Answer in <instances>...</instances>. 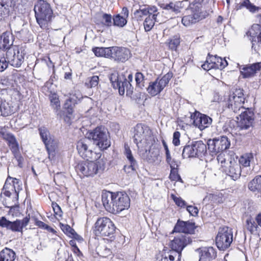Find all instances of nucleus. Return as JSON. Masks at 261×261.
<instances>
[{
    "instance_id": "nucleus-21",
    "label": "nucleus",
    "mask_w": 261,
    "mask_h": 261,
    "mask_svg": "<svg viewBox=\"0 0 261 261\" xmlns=\"http://www.w3.org/2000/svg\"><path fill=\"white\" fill-rule=\"evenodd\" d=\"M114 203L115 214H116L129 207L130 199L125 193L118 192L115 193Z\"/></svg>"
},
{
    "instance_id": "nucleus-41",
    "label": "nucleus",
    "mask_w": 261,
    "mask_h": 261,
    "mask_svg": "<svg viewBox=\"0 0 261 261\" xmlns=\"http://www.w3.org/2000/svg\"><path fill=\"white\" fill-rule=\"evenodd\" d=\"M113 20V25L120 28L123 27L127 22V18L122 16L120 14H117L114 16Z\"/></svg>"
},
{
    "instance_id": "nucleus-43",
    "label": "nucleus",
    "mask_w": 261,
    "mask_h": 261,
    "mask_svg": "<svg viewBox=\"0 0 261 261\" xmlns=\"http://www.w3.org/2000/svg\"><path fill=\"white\" fill-rule=\"evenodd\" d=\"M76 100L72 97H70L68 98L64 104V109L67 110V113L69 115H72L73 113V107L76 103Z\"/></svg>"
},
{
    "instance_id": "nucleus-27",
    "label": "nucleus",
    "mask_w": 261,
    "mask_h": 261,
    "mask_svg": "<svg viewBox=\"0 0 261 261\" xmlns=\"http://www.w3.org/2000/svg\"><path fill=\"white\" fill-rule=\"evenodd\" d=\"M195 228V223L190 221H183L178 220L174 226V232H182L186 233H192Z\"/></svg>"
},
{
    "instance_id": "nucleus-46",
    "label": "nucleus",
    "mask_w": 261,
    "mask_h": 261,
    "mask_svg": "<svg viewBox=\"0 0 261 261\" xmlns=\"http://www.w3.org/2000/svg\"><path fill=\"white\" fill-rule=\"evenodd\" d=\"M243 7H246L250 12H255L258 10L260 8L256 7L250 3V1H243L238 9H242Z\"/></svg>"
},
{
    "instance_id": "nucleus-16",
    "label": "nucleus",
    "mask_w": 261,
    "mask_h": 261,
    "mask_svg": "<svg viewBox=\"0 0 261 261\" xmlns=\"http://www.w3.org/2000/svg\"><path fill=\"white\" fill-rule=\"evenodd\" d=\"M230 145V142L226 136H219L209 140L207 142L208 150L215 154L226 150Z\"/></svg>"
},
{
    "instance_id": "nucleus-55",
    "label": "nucleus",
    "mask_w": 261,
    "mask_h": 261,
    "mask_svg": "<svg viewBox=\"0 0 261 261\" xmlns=\"http://www.w3.org/2000/svg\"><path fill=\"white\" fill-rule=\"evenodd\" d=\"M144 75L141 72H137L135 75V80L136 82V85L140 88L144 86L143 83L144 80Z\"/></svg>"
},
{
    "instance_id": "nucleus-1",
    "label": "nucleus",
    "mask_w": 261,
    "mask_h": 261,
    "mask_svg": "<svg viewBox=\"0 0 261 261\" xmlns=\"http://www.w3.org/2000/svg\"><path fill=\"white\" fill-rule=\"evenodd\" d=\"M134 141L139 149L145 150L146 153L148 151V154L151 153V147L155 142L149 127L141 123L134 127Z\"/></svg>"
},
{
    "instance_id": "nucleus-58",
    "label": "nucleus",
    "mask_w": 261,
    "mask_h": 261,
    "mask_svg": "<svg viewBox=\"0 0 261 261\" xmlns=\"http://www.w3.org/2000/svg\"><path fill=\"white\" fill-rule=\"evenodd\" d=\"M99 251L101 255L105 257L110 255L112 253L111 249L105 246H100Z\"/></svg>"
},
{
    "instance_id": "nucleus-10",
    "label": "nucleus",
    "mask_w": 261,
    "mask_h": 261,
    "mask_svg": "<svg viewBox=\"0 0 261 261\" xmlns=\"http://www.w3.org/2000/svg\"><path fill=\"white\" fill-rule=\"evenodd\" d=\"M40 137L44 144L47 151L49 158L55 155V150L57 147V141L51 135L48 128L45 126H39L38 128Z\"/></svg>"
},
{
    "instance_id": "nucleus-44",
    "label": "nucleus",
    "mask_w": 261,
    "mask_h": 261,
    "mask_svg": "<svg viewBox=\"0 0 261 261\" xmlns=\"http://www.w3.org/2000/svg\"><path fill=\"white\" fill-rule=\"evenodd\" d=\"M194 149H193L192 145H187L184 147L182 156L183 158H194L195 153H194Z\"/></svg>"
},
{
    "instance_id": "nucleus-54",
    "label": "nucleus",
    "mask_w": 261,
    "mask_h": 261,
    "mask_svg": "<svg viewBox=\"0 0 261 261\" xmlns=\"http://www.w3.org/2000/svg\"><path fill=\"white\" fill-rule=\"evenodd\" d=\"M169 178L173 181H181V178L178 174V169H171Z\"/></svg>"
},
{
    "instance_id": "nucleus-52",
    "label": "nucleus",
    "mask_w": 261,
    "mask_h": 261,
    "mask_svg": "<svg viewBox=\"0 0 261 261\" xmlns=\"http://www.w3.org/2000/svg\"><path fill=\"white\" fill-rule=\"evenodd\" d=\"M148 12L149 11L147 10L146 8L142 9L140 8L134 12V15L135 18H137V20H141L143 16L148 15Z\"/></svg>"
},
{
    "instance_id": "nucleus-38",
    "label": "nucleus",
    "mask_w": 261,
    "mask_h": 261,
    "mask_svg": "<svg viewBox=\"0 0 261 261\" xmlns=\"http://www.w3.org/2000/svg\"><path fill=\"white\" fill-rule=\"evenodd\" d=\"M157 14L148 15L145 19L143 25L146 32L150 31L154 25V22H159L156 18Z\"/></svg>"
},
{
    "instance_id": "nucleus-22",
    "label": "nucleus",
    "mask_w": 261,
    "mask_h": 261,
    "mask_svg": "<svg viewBox=\"0 0 261 261\" xmlns=\"http://www.w3.org/2000/svg\"><path fill=\"white\" fill-rule=\"evenodd\" d=\"M111 53L110 58L119 62H124L131 56L130 50L125 47L113 46L111 47Z\"/></svg>"
},
{
    "instance_id": "nucleus-63",
    "label": "nucleus",
    "mask_w": 261,
    "mask_h": 261,
    "mask_svg": "<svg viewBox=\"0 0 261 261\" xmlns=\"http://www.w3.org/2000/svg\"><path fill=\"white\" fill-rule=\"evenodd\" d=\"M147 9V10H148V15H152L153 14H157L158 15L159 13H157L158 9L155 6H148L147 7H145Z\"/></svg>"
},
{
    "instance_id": "nucleus-50",
    "label": "nucleus",
    "mask_w": 261,
    "mask_h": 261,
    "mask_svg": "<svg viewBox=\"0 0 261 261\" xmlns=\"http://www.w3.org/2000/svg\"><path fill=\"white\" fill-rule=\"evenodd\" d=\"M50 105L54 109L58 110L60 108V101L57 94H53L50 96Z\"/></svg>"
},
{
    "instance_id": "nucleus-53",
    "label": "nucleus",
    "mask_w": 261,
    "mask_h": 261,
    "mask_svg": "<svg viewBox=\"0 0 261 261\" xmlns=\"http://www.w3.org/2000/svg\"><path fill=\"white\" fill-rule=\"evenodd\" d=\"M9 63L4 55H0V72L4 71L8 68Z\"/></svg>"
},
{
    "instance_id": "nucleus-62",
    "label": "nucleus",
    "mask_w": 261,
    "mask_h": 261,
    "mask_svg": "<svg viewBox=\"0 0 261 261\" xmlns=\"http://www.w3.org/2000/svg\"><path fill=\"white\" fill-rule=\"evenodd\" d=\"M166 162L170 165L171 169H178V162L175 161L174 159H172V158L170 159V161L167 160Z\"/></svg>"
},
{
    "instance_id": "nucleus-40",
    "label": "nucleus",
    "mask_w": 261,
    "mask_h": 261,
    "mask_svg": "<svg viewBox=\"0 0 261 261\" xmlns=\"http://www.w3.org/2000/svg\"><path fill=\"white\" fill-rule=\"evenodd\" d=\"M254 156L252 153H247L242 155L239 159L240 165L244 167L250 166V163L253 161Z\"/></svg>"
},
{
    "instance_id": "nucleus-60",
    "label": "nucleus",
    "mask_w": 261,
    "mask_h": 261,
    "mask_svg": "<svg viewBox=\"0 0 261 261\" xmlns=\"http://www.w3.org/2000/svg\"><path fill=\"white\" fill-rule=\"evenodd\" d=\"M30 221V218H28V217H25L22 220H19L18 219V223H19V225L20 227V228L23 231V228L25 227L26 226L28 225L29 224Z\"/></svg>"
},
{
    "instance_id": "nucleus-6",
    "label": "nucleus",
    "mask_w": 261,
    "mask_h": 261,
    "mask_svg": "<svg viewBox=\"0 0 261 261\" xmlns=\"http://www.w3.org/2000/svg\"><path fill=\"white\" fill-rule=\"evenodd\" d=\"M25 54L24 46L14 45L7 51L6 56L9 64L18 68L23 63Z\"/></svg>"
},
{
    "instance_id": "nucleus-30",
    "label": "nucleus",
    "mask_w": 261,
    "mask_h": 261,
    "mask_svg": "<svg viewBox=\"0 0 261 261\" xmlns=\"http://www.w3.org/2000/svg\"><path fill=\"white\" fill-rule=\"evenodd\" d=\"M230 165L225 169L226 174L230 176L233 180L238 179L241 172V166L237 163L230 162Z\"/></svg>"
},
{
    "instance_id": "nucleus-28",
    "label": "nucleus",
    "mask_w": 261,
    "mask_h": 261,
    "mask_svg": "<svg viewBox=\"0 0 261 261\" xmlns=\"http://www.w3.org/2000/svg\"><path fill=\"white\" fill-rule=\"evenodd\" d=\"M0 227L5 228L12 232H18L22 233L18 219L14 221H10L4 216L0 217Z\"/></svg>"
},
{
    "instance_id": "nucleus-31",
    "label": "nucleus",
    "mask_w": 261,
    "mask_h": 261,
    "mask_svg": "<svg viewBox=\"0 0 261 261\" xmlns=\"http://www.w3.org/2000/svg\"><path fill=\"white\" fill-rule=\"evenodd\" d=\"M125 148V155L128 160L129 165L124 166V170L126 172L129 173L131 171H135L137 168V163L135 158H134L132 151L129 148Z\"/></svg>"
},
{
    "instance_id": "nucleus-56",
    "label": "nucleus",
    "mask_w": 261,
    "mask_h": 261,
    "mask_svg": "<svg viewBox=\"0 0 261 261\" xmlns=\"http://www.w3.org/2000/svg\"><path fill=\"white\" fill-rule=\"evenodd\" d=\"M103 23V24L107 26L110 27L112 24V16L110 14H104L102 16Z\"/></svg>"
},
{
    "instance_id": "nucleus-13",
    "label": "nucleus",
    "mask_w": 261,
    "mask_h": 261,
    "mask_svg": "<svg viewBox=\"0 0 261 261\" xmlns=\"http://www.w3.org/2000/svg\"><path fill=\"white\" fill-rule=\"evenodd\" d=\"M0 136L7 142L10 149L19 165L22 162V158L20 153L19 144L16 137L12 133L6 132L4 128H0Z\"/></svg>"
},
{
    "instance_id": "nucleus-59",
    "label": "nucleus",
    "mask_w": 261,
    "mask_h": 261,
    "mask_svg": "<svg viewBox=\"0 0 261 261\" xmlns=\"http://www.w3.org/2000/svg\"><path fill=\"white\" fill-rule=\"evenodd\" d=\"M180 134L178 131H176L173 133L172 142L175 146H178L180 144Z\"/></svg>"
},
{
    "instance_id": "nucleus-61",
    "label": "nucleus",
    "mask_w": 261,
    "mask_h": 261,
    "mask_svg": "<svg viewBox=\"0 0 261 261\" xmlns=\"http://www.w3.org/2000/svg\"><path fill=\"white\" fill-rule=\"evenodd\" d=\"M162 142L165 150L166 160L170 161V159H171V156L170 155V151L169 150L168 145L164 140H163Z\"/></svg>"
},
{
    "instance_id": "nucleus-64",
    "label": "nucleus",
    "mask_w": 261,
    "mask_h": 261,
    "mask_svg": "<svg viewBox=\"0 0 261 261\" xmlns=\"http://www.w3.org/2000/svg\"><path fill=\"white\" fill-rule=\"evenodd\" d=\"M53 208L55 212V214L56 215H58L59 216H61L62 215V212L61 211L60 206L58 204H57L56 203H53Z\"/></svg>"
},
{
    "instance_id": "nucleus-45",
    "label": "nucleus",
    "mask_w": 261,
    "mask_h": 261,
    "mask_svg": "<svg viewBox=\"0 0 261 261\" xmlns=\"http://www.w3.org/2000/svg\"><path fill=\"white\" fill-rule=\"evenodd\" d=\"M9 11V7L6 2L0 1V20L8 15Z\"/></svg>"
},
{
    "instance_id": "nucleus-39",
    "label": "nucleus",
    "mask_w": 261,
    "mask_h": 261,
    "mask_svg": "<svg viewBox=\"0 0 261 261\" xmlns=\"http://www.w3.org/2000/svg\"><path fill=\"white\" fill-rule=\"evenodd\" d=\"M92 50L96 56L104 57L105 58H110L111 53V48L110 47H95Z\"/></svg>"
},
{
    "instance_id": "nucleus-33",
    "label": "nucleus",
    "mask_w": 261,
    "mask_h": 261,
    "mask_svg": "<svg viewBox=\"0 0 261 261\" xmlns=\"http://www.w3.org/2000/svg\"><path fill=\"white\" fill-rule=\"evenodd\" d=\"M193 149H194L195 156L201 158L206 152V146L202 141H197L192 144Z\"/></svg>"
},
{
    "instance_id": "nucleus-15",
    "label": "nucleus",
    "mask_w": 261,
    "mask_h": 261,
    "mask_svg": "<svg viewBox=\"0 0 261 261\" xmlns=\"http://www.w3.org/2000/svg\"><path fill=\"white\" fill-rule=\"evenodd\" d=\"M110 80L114 89H118L120 95H123L125 90L132 91V85L123 74L119 75L118 73L111 74Z\"/></svg>"
},
{
    "instance_id": "nucleus-47",
    "label": "nucleus",
    "mask_w": 261,
    "mask_h": 261,
    "mask_svg": "<svg viewBox=\"0 0 261 261\" xmlns=\"http://www.w3.org/2000/svg\"><path fill=\"white\" fill-rule=\"evenodd\" d=\"M180 44V37L177 35L173 36L169 42V47L170 49L176 50Z\"/></svg>"
},
{
    "instance_id": "nucleus-57",
    "label": "nucleus",
    "mask_w": 261,
    "mask_h": 261,
    "mask_svg": "<svg viewBox=\"0 0 261 261\" xmlns=\"http://www.w3.org/2000/svg\"><path fill=\"white\" fill-rule=\"evenodd\" d=\"M187 210L192 216H197L198 215L199 210L196 206L192 205H187Z\"/></svg>"
},
{
    "instance_id": "nucleus-29",
    "label": "nucleus",
    "mask_w": 261,
    "mask_h": 261,
    "mask_svg": "<svg viewBox=\"0 0 261 261\" xmlns=\"http://www.w3.org/2000/svg\"><path fill=\"white\" fill-rule=\"evenodd\" d=\"M14 38L13 34L9 32L3 33L0 37V49L7 50L12 48Z\"/></svg>"
},
{
    "instance_id": "nucleus-23",
    "label": "nucleus",
    "mask_w": 261,
    "mask_h": 261,
    "mask_svg": "<svg viewBox=\"0 0 261 261\" xmlns=\"http://www.w3.org/2000/svg\"><path fill=\"white\" fill-rule=\"evenodd\" d=\"M193 119V124L201 130L208 127L212 122V119L209 116L196 112L191 115Z\"/></svg>"
},
{
    "instance_id": "nucleus-20",
    "label": "nucleus",
    "mask_w": 261,
    "mask_h": 261,
    "mask_svg": "<svg viewBox=\"0 0 261 261\" xmlns=\"http://www.w3.org/2000/svg\"><path fill=\"white\" fill-rule=\"evenodd\" d=\"M252 43V49L258 53L261 44V27L258 24H254L247 33Z\"/></svg>"
},
{
    "instance_id": "nucleus-51",
    "label": "nucleus",
    "mask_w": 261,
    "mask_h": 261,
    "mask_svg": "<svg viewBox=\"0 0 261 261\" xmlns=\"http://www.w3.org/2000/svg\"><path fill=\"white\" fill-rule=\"evenodd\" d=\"M62 230L65 233L75 239L79 237V236L75 232L74 230L68 225H63Z\"/></svg>"
},
{
    "instance_id": "nucleus-32",
    "label": "nucleus",
    "mask_w": 261,
    "mask_h": 261,
    "mask_svg": "<svg viewBox=\"0 0 261 261\" xmlns=\"http://www.w3.org/2000/svg\"><path fill=\"white\" fill-rule=\"evenodd\" d=\"M177 253L173 251H162L159 254L155 261H180L177 257Z\"/></svg>"
},
{
    "instance_id": "nucleus-8",
    "label": "nucleus",
    "mask_w": 261,
    "mask_h": 261,
    "mask_svg": "<svg viewBox=\"0 0 261 261\" xmlns=\"http://www.w3.org/2000/svg\"><path fill=\"white\" fill-rule=\"evenodd\" d=\"M216 244L220 250H225L228 248L233 240V232L232 229L224 226L219 229L216 237Z\"/></svg>"
},
{
    "instance_id": "nucleus-26",
    "label": "nucleus",
    "mask_w": 261,
    "mask_h": 261,
    "mask_svg": "<svg viewBox=\"0 0 261 261\" xmlns=\"http://www.w3.org/2000/svg\"><path fill=\"white\" fill-rule=\"evenodd\" d=\"M115 193L110 192L103 193L101 195V200L105 209L113 214H115Z\"/></svg>"
},
{
    "instance_id": "nucleus-3",
    "label": "nucleus",
    "mask_w": 261,
    "mask_h": 261,
    "mask_svg": "<svg viewBox=\"0 0 261 261\" xmlns=\"http://www.w3.org/2000/svg\"><path fill=\"white\" fill-rule=\"evenodd\" d=\"M35 17L40 27L46 29L54 17L50 5L47 1H38L34 7Z\"/></svg>"
},
{
    "instance_id": "nucleus-18",
    "label": "nucleus",
    "mask_w": 261,
    "mask_h": 261,
    "mask_svg": "<svg viewBox=\"0 0 261 261\" xmlns=\"http://www.w3.org/2000/svg\"><path fill=\"white\" fill-rule=\"evenodd\" d=\"M228 65L227 61L217 56L210 55L209 54L205 62L201 65V67L205 70L211 69L222 70Z\"/></svg>"
},
{
    "instance_id": "nucleus-7",
    "label": "nucleus",
    "mask_w": 261,
    "mask_h": 261,
    "mask_svg": "<svg viewBox=\"0 0 261 261\" xmlns=\"http://www.w3.org/2000/svg\"><path fill=\"white\" fill-rule=\"evenodd\" d=\"M91 141L86 137L80 140L76 143V149L79 155L83 159L89 160H97L100 156L99 153L93 150L91 146Z\"/></svg>"
},
{
    "instance_id": "nucleus-9",
    "label": "nucleus",
    "mask_w": 261,
    "mask_h": 261,
    "mask_svg": "<svg viewBox=\"0 0 261 261\" xmlns=\"http://www.w3.org/2000/svg\"><path fill=\"white\" fill-rule=\"evenodd\" d=\"M245 98L243 90L239 89L230 94L227 100L225 101V105L228 108L232 110L234 113L243 111L246 109L243 107Z\"/></svg>"
},
{
    "instance_id": "nucleus-49",
    "label": "nucleus",
    "mask_w": 261,
    "mask_h": 261,
    "mask_svg": "<svg viewBox=\"0 0 261 261\" xmlns=\"http://www.w3.org/2000/svg\"><path fill=\"white\" fill-rule=\"evenodd\" d=\"M99 77L96 75L93 76L88 78L86 85L88 88L95 87L98 84Z\"/></svg>"
},
{
    "instance_id": "nucleus-42",
    "label": "nucleus",
    "mask_w": 261,
    "mask_h": 261,
    "mask_svg": "<svg viewBox=\"0 0 261 261\" xmlns=\"http://www.w3.org/2000/svg\"><path fill=\"white\" fill-rule=\"evenodd\" d=\"M246 224L247 229L251 233L256 232L259 234L260 230L254 221H252L251 219H248L246 220Z\"/></svg>"
},
{
    "instance_id": "nucleus-17",
    "label": "nucleus",
    "mask_w": 261,
    "mask_h": 261,
    "mask_svg": "<svg viewBox=\"0 0 261 261\" xmlns=\"http://www.w3.org/2000/svg\"><path fill=\"white\" fill-rule=\"evenodd\" d=\"M192 240L188 234L179 233L174 237L170 242V246L172 251L176 252L177 257L180 259L181 251L186 246L191 242Z\"/></svg>"
},
{
    "instance_id": "nucleus-48",
    "label": "nucleus",
    "mask_w": 261,
    "mask_h": 261,
    "mask_svg": "<svg viewBox=\"0 0 261 261\" xmlns=\"http://www.w3.org/2000/svg\"><path fill=\"white\" fill-rule=\"evenodd\" d=\"M171 198L177 206L181 208H184L187 206L186 202L180 197H177L175 195L172 194H171Z\"/></svg>"
},
{
    "instance_id": "nucleus-34",
    "label": "nucleus",
    "mask_w": 261,
    "mask_h": 261,
    "mask_svg": "<svg viewBox=\"0 0 261 261\" xmlns=\"http://www.w3.org/2000/svg\"><path fill=\"white\" fill-rule=\"evenodd\" d=\"M182 1H171L169 3L161 4V7L163 9L166 10L170 12L178 13L180 9L182 8Z\"/></svg>"
},
{
    "instance_id": "nucleus-37",
    "label": "nucleus",
    "mask_w": 261,
    "mask_h": 261,
    "mask_svg": "<svg viewBox=\"0 0 261 261\" xmlns=\"http://www.w3.org/2000/svg\"><path fill=\"white\" fill-rule=\"evenodd\" d=\"M1 115L4 117H6L12 115L14 113V109L11 105L6 101H1L0 103Z\"/></svg>"
},
{
    "instance_id": "nucleus-12",
    "label": "nucleus",
    "mask_w": 261,
    "mask_h": 261,
    "mask_svg": "<svg viewBox=\"0 0 261 261\" xmlns=\"http://www.w3.org/2000/svg\"><path fill=\"white\" fill-rule=\"evenodd\" d=\"M115 227L110 219L102 217L97 219L95 223V233L96 235L110 236L115 231Z\"/></svg>"
},
{
    "instance_id": "nucleus-25",
    "label": "nucleus",
    "mask_w": 261,
    "mask_h": 261,
    "mask_svg": "<svg viewBox=\"0 0 261 261\" xmlns=\"http://www.w3.org/2000/svg\"><path fill=\"white\" fill-rule=\"evenodd\" d=\"M199 255V261H212L217 256L216 249L211 246L202 247L196 250Z\"/></svg>"
},
{
    "instance_id": "nucleus-14",
    "label": "nucleus",
    "mask_w": 261,
    "mask_h": 261,
    "mask_svg": "<svg viewBox=\"0 0 261 261\" xmlns=\"http://www.w3.org/2000/svg\"><path fill=\"white\" fill-rule=\"evenodd\" d=\"M172 77L173 73L169 72L161 79L158 77L155 81L150 82L147 89L148 93L152 96L158 95L168 85Z\"/></svg>"
},
{
    "instance_id": "nucleus-5",
    "label": "nucleus",
    "mask_w": 261,
    "mask_h": 261,
    "mask_svg": "<svg viewBox=\"0 0 261 261\" xmlns=\"http://www.w3.org/2000/svg\"><path fill=\"white\" fill-rule=\"evenodd\" d=\"M86 135V137L91 141L92 140L93 143L101 150L107 149L111 146L109 133L104 127H97L88 132Z\"/></svg>"
},
{
    "instance_id": "nucleus-24",
    "label": "nucleus",
    "mask_w": 261,
    "mask_h": 261,
    "mask_svg": "<svg viewBox=\"0 0 261 261\" xmlns=\"http://www.w3.org/2000/svg\"><path fill=\"white\" fill-rule=\"evenodd\" d=\"M261 69V62L252 64L239 66V70L243 78H249L255 75Z\"/></svg>"
},
{
    "instance_id": "nucleus-36",
    "label": "nucleus",
    "mask_w": 261,
    "mask_h": 261,
    "mask_svg": "<svg viewBox=\"0 0 261 261\" xmlns=\"http://www.w3.org/2000/svg\"><path fill=\"white\" fill-rule=\"evenodd\" d=\"M248 189L252 192H261V175L255 176L248 185Z\"/></svg>"
},
{
    "instance_id": "nucleus-2",
    "label": "nucleus",
    "mask_w": 261,
    "mask_h": 261,
    "mask_svg": "<svg viewBox=\"0 0 261 261\" xmlns=\"http://www.w3.org/2000/svg\"><path fill=\"white\" fill-rule=\"evenodd\" d=\"M203 1H193L189 4V7L192 12V15L185 16L182 17V23L186 27L189 26L191 24L195 23L200 20L205 18L212 12L211 9H207L205 5L203 6L202 2Z\"/></svg>"
},
{
    "instance_id": "nucleus-4",
    "label": "nucleus",
    "mask_w": 261,
    "mask_h": 261,
    "mask_svg": "<svg viewBox=\"0 0 261 261\" xmlns=\"http://www.w3.org/2000/svg\"><path fill=\"white\" fill-rule=\"evenodd\" d=\"M96 162L82 161L75 166V170L80 176L86 177L93 176L99 171L105 169V164L102 160L97 159Z\"/></svg>"
},
{
    "instance_id": "nucleus-19",
    "label": "nucleus",
    "mask_w": 261,
    "mask_h": 261,
    "mask_svg": "<svg viewBox=\"0 0 261 261\" xmlns=\"http://www.w3.org/2000/svg\"><path fill=\"white\" fill-rule=\"evenodd\" d=\"M21 190V182L16 178L8 176L2 189V193L7 197H10L12 193L14 192L18 197L19 192Z\"/></svg>"
},
{
    "instance_id": "nucleus-35",
    "label": "nucleus",
    "mask_w": 261,
    "mask_h": 261,
    "mask_svg": "<svg viewBox=\"0 0 261 261\" xmlns=\"http://www.w3.org/2000/svg\"><path fill=\"white\" fill-rule=\"evenodd\" d=\"M16 254L12 249L5 248L0 252V261H14Z\"/></svg>"
},
{
    "instance_id": "nucleus-11",
    "label": "nucleus",
    "mask_w": 261,
    "mask_h": 261,
    "mask_svg": "<svg viewBox=\"0 0 261 261\" xmlns=\"http://www.w3.org/2000/svg\"><path fill=\"white\" fill-rule=\"evenodd\" d=\"M253 120V113L252 112L246 109L242 111L240 115V119L235 129V130H237L236 134L242 136L246 133L243 131L248 130L249 132L250 128L252 127Z\"/></svg>"
}]
</instances>
